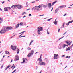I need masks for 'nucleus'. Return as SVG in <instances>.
Returning <instances> with one entry per match:
<instances>
[{
	"mask_svg": "<svg viewBox=\"0 0 73 73\" xmlns=\"http://www.w3.org/2000/svg\"><path fill=\"white\" fill-rule=\"evenodd\" d=\"M42 7V5H40L38 6H35V8L33 7L32 8L31 10L33 12H39V11H40L42 9V8H41Z\"/></svg>",
	"mask_w": 73,
	"mask_h": 73,
	"instance_id": "f257e3e1",
	"label": "nucleus"
},
{
	"mask_svg": "<svg viewBox=\"0 0 73 73\" xmlns=\"http://www.w3.org/2000/svg\"><path fill=\"white\" fill-rule=\"evenodd\" d=\"M48 7V5H43V7H44V8H46V7Z\"/></svg>",
	"mask_w": 73,
	"mask_h": 73,
	"instance_id": "412c9836",
	"label": "nucleus"
},
{
	"mask_svg": "<svg viewBox=\"0 0 73 73\" xmlns=\"http://www.w3.org/2000/svg\"><path fill=\"white\" fill-rule=\"evenodd\" d=\"M19 52H20V50L19 49H18V50L17 51V54H19Z\"/></svg>",
	"mask_w": 73,
	"mask_h": 73,
	"instance_id": "7c9ffc66",
	"label": "nucleus"
},
{
	"mask_svg": "<svg viewBox=\"0 0 73 73\" xmlns=\"http://www.w3.org/2000/svg\"><path fill=\"white\" fill-rule=\"evenodd\" d=\"M64 8V6H59L58 7V8H60V9H61V8Z\"/></svg>",
	"mask_w": 73,
	"mask_h": 73,
	"instance_id": "b1692460",
	"label": "nucleus"
},
{
	"mask_svg": "<svg viewBox=\"0 0 73 73\" xmlns=\"http://www.w3.org/2000/svg\"><path fill=\"white\" fill-rule=\"evenodd\" d=\"M72 5H73V4L72 5H70V7L71 6H72Z\"/></svg>",
	"mask_w": 73,
	"mask_h": 73,
	"instance_id": "338daca9",
	"label": "nucleus"
},
{
	"mask_svg": "<svg viewBox=\"0 0 73 73\" xmlns=\"http://www.w3.org/2000/svg\"><path fill=\"white\" fill-rule=\"evenodd\" d=\"M37 31L38 35H41V31H43V28L42 27H38Z\"/></svg>",
	"mask_w": 73,
	"mask_h": 73,
	"instance_id": "f03ea898",
	"label": "nucleus"
},
{
	"mask_svg": "<svg viewBox=\"0 0 73 73\" xmlns=\"http://www.w3.org/2000/svg\"><path fill=\"white\" fill-rule=\"evenodd\" d=\"M16 7V6H15V5H13V6L11 7V8H15Z\"/></svg>",
	"mask_w": 73,
	"mask_h": 73,
	"instance_id": "aec40b11",
	"label": "nucleus"
},
{
	"mask_svg": "<svg viewBox=\"0 0 73 73\" xmlns=\"http://www.w3.org/2000/svg\"><path fill=\"white\" fill-rule=\"evenodd\" d=\"M31 9H28L27 10V11H28V10H30Z\"/></svg>",
	"mask_w": 73,
	"mask_h": 73,
	"instance_id": "4d7b16f0",
	"label": "nucleus"
},
{
	"mask_svg": "<svg viewBox=\"0 0 73 73\" xmlns=\"http://www.w3.org/2000/svg\"><path fill=\"white\" fill-rule=\"evenodd\" d=\"M33 53H34V51H33V50H31V52L28 55H27V57H31V56H33Z\"/></svg>",
	"mask_w": 73,
	"mask_h": 73,
	"instance_id": "39448f33",
	"label": "nucleus"
},
{
	"mask_svg": "<svg viewBox=\"0 0 73 73\" xmlns=\"http://www.w3.org/2000/svg\"><path fill=\"white\" fill-rule=\"evenodd\" d=\"M15 6H16V7L19 9H21V8H23V6L20 5H15Z\"/></svg>",
	"mask_w": 73,
	"mask_h": 73,
	"instance_id": "423d86ee",
	"label": "nucleus"
},
{
	"mask_svg": "<svg viewBox=\"0 0 73 73\" xmlns=\"http://www.w3.org/2000/svg\"><path fill=\"white\" fill-rule=\"evenodd\" d=\"M62 48L61 47H60L59 48V49H61Z\"/></svg>",
	"mask_w": 73,
	"mask_h": 73,
	"instance_id": "13d9d810",
	"label": "nucleus"
},
{
	"mask_svg": "<svg viewBox=\"0 0 73 73\" xmlns=\"http://www.w3.org/2000/svg\"><path fill=\"white\" fill-rule=\"evenodd\" d=\"M39 64L40 65H45V63L40 61L39 62Z\"/></svg>",
	"mask_w": 73,
	"mask_h": 73,
	"instance_id": "1a4fd4ad",
	"label": "nucleus"
},
{
	"mask_svg": "<svg viewBox=\"0 0 73 73\" xmlns=\"http://www.w3.org/2000/svg\"><path fill=\"white\" fill-rule=\"evenodd\" d=\"M15 58L16 59V61H18V60H19V56H18V55H17L15 56Z\"/></svg>",
	"mask_w": 73,
	"mask_h": 73,
	"instance_id": "9b49d317",
	"label": "nucleus"
},
{
	"mask_svg": "<svg viewBox=\"0 0 73 73\" xmlns=\"http://www.w3.org/2000/svg\"><path fill=\"white\" fill-rule=\"evenodd\" d=\"M58 54H57V55L56 54H54V57H57V56H58Z\"/></svg>",
	"mask_w": 73,
	"mask_h": 73,
	"instance_id": "393cba45",
	"label": "nucleus"
},
{
	"mask_svg": "<svg viewBox=\"0 0 73 73\" xmlns=\"http://www.w3.org/2000/svg\"><path fill=\"white\" fill-rule=\"evenodd\" d=\"M60 28H59L58 29V32H60Z\"/></svg>",
	"mask_w": 73,
	"mask_h": 73,
	"instance_id": "3c124183",
	"label": "nucleus"
},
{
	"mask_svg": "<svg viewBox=\"0 0 73 73\" xmlns=\"http://www.w3.org/2000/svg\"><path fill=\"white\" fill-rule=\"evenodd\" d=\"M26 17V16L25 15L24 16V17H23V18H24V17Z\"/></svg>",
	"mask_w": 73,
	"mask_h": 73,
	"instance_id": "0e129e2a",
	"label": "nucleus"
},
{
	"mask_svg": "<svg viewBox=\"0 0 73 73\" xmlns=\"http://www.w3.org/2000/svg\"><path fill=\"white\" fill-rule=\"evenodd\" d=\"M44 16V14H43L42 15H40L39 16Z\"/></svg>",
	"mask_w": 73,
	"mask_h": 73,
	"instance_id": "79ce46f5",
	"label": "nucleus"
},
{
	"mask_svg": "<svg viewBox=\"0 0 73 73\" xmlns=\"http://www.w3.org/2000/svg\"><path fill=\"white\" fill-rule=\"evenodd\" d=\"M73 46V44L72 45L70 46L69 48H72Z\"/></svg>",
	"mask_w": 73,
	"mask_h": 73,
	"instance_id": "c9c22d12",
	"label": "nucleus"
},
{
	"mask_svg": "<svg viewBox=\"0 0 73 73\" xmlns=\"http://www.w3.org/2000/svg\"><path fill=\"white\" fill-rule=\"evenodd\" d=\"M7 8H8V9H11V7H7Z\"/></svg>",
	"mask_w": 73,
	"mask_h": 73,
	"instance_id": "de8ad7c7",
	"label": "nucleus"
},
{
	"mask_svg": "<svg viewBox=\"0 0 73 73\" xmlns=\"http://www.w3.org/2000/svg\"><path fill=\"white\" fill-rule=\"evenodd\" d=\"M4 10L5 11H8V9H7V8L5 7L4 8Z\"/></svg>",
	"mask_w": 73,
	"mask_h": 73,
	"instance_id": "a878e982",
	"label": "nucleus"
},
{
	"mask_svg": "<svg viewBox=\"0 0 73 73\" xmlns=\"http://www.w3.org/2000/svg\"><path fill=\"white\" fill-rule=\"evenodd\" d=\"M23 62H21L22 64H26L28 62V60L26 58H23L22 59Z\"/></svg>",
	"mask_w": 73,
	"mask_h": 73,
	"instance_id": "20e7f679",
	"label": "nucleus"
},
{
	"mask_svg": "<svg viewBox=\"0 0 73 73\" xmlns=\"http://www.w3.org/2000/svg\"><path fill=\"white\" fill-rule=\"evenodd\" d=\"M65 46H68V45H66V44H64L63 46L64 48H65Z\"/></svg>",
	"mask_w": 73,
	"mask_h": 73,
	"instance_id": "c756f323",
	"label": "nucleus"
},
{
	"mask_svg": "<svg viewBox=\"0 0 73 73\" xmlns=\"http://www.w3.org/2000/svg\"><path fill=\"white\" fill-rule=\"evenodd\" d=\"M66 42L68 45H71V43H72L71 42L67 41H66Z\"/></svg>",
	"mask_w": 73,
	"mask_h": 73,
	"instance_id": "9d476101",
	"label": "nucleus"
},
{
	"mask_svg": "<svg viewBox=\"0 0 73 73\" xmlns=\"http://www.w3.org/2000/svg\"><path fill=\"white\" fill-rule=\"evenodd\" d=\"M45 61L47 62H49V60L48 59V58H45Z\"/></svg>",
	"mask_w": 73,
	"mask_h": 73,
	"instance_id": "a211bd4d",
	"label": "nucleus"
},
{
	"mask_svg": "<svg viewBox=\"0 0 73 73\" xmlns=\"http://www.w3.org/2000/svg\"><path fill=\"white\" fill-rule=\"evenodd\" d=\"M52 19H53V18H50L48 19L47 21H50L51 20H52Z\"/></svg>",
	"mask_w": 73,
	"mask_h": 73,
	"instance_id": "72a5a7b5",
	"label": "nucleus"
},
{
	"mask_svg": "<svg viewBox=\"0 0 73 73\" xmlns=\"http://www.w3.org/2000/svg\"><path fill=\"white\" fill-rule=\"evenodd\" d=\"M48 6L49 8H50V7L52 6V4L51 3H49L48 4Z\"/></svg>",
	"mask_w": 73,
	"mask_h": 73,
	"instance_id": "4468645a",
	"label": "nucleus"
},
{
	"mask_svg": "<svg viewBox=\"0 0 73 73\" xmlns=\"http://www.w3.org/2000/svg\"><path fill=\"white\" fill-rule=\"evenodd\" d=\"M10 66H11V65L9 64L8 66L7 67V68H6L5 69V70H7V69H8V68H9V67H10Z\"/></svg>",
	"mask_w": 73,
	"mask_h": 73,
	"instance_id": "2eb2a0df",
	"label": "nucleus"
},
{
	"mask_svg": "<svg viewBox=\"0 0 73 73\" xmlns=\"http://www.w3.org/2000/svg\"><path fill=\"white\" fill-rule=\"evenodd\" d=\"M66 33H67V32H66L63 34V35H65V34H66Z\"/></svg>",
	"mask_w": 73,
	"mask_h": 73,
	"instance_id": "ea45409f",
	"label": "nucleus"
},
{
	"mask_svg": "<svg viewBox=\"0 0 73 73\" xmlns=\"http://www.w3.org/2000/svg\"><path fill=\"white\" fill-rule=\"evenodd\" d=\"M54 59H57V57H54Z\"/></svg>",
	"mask_w": 73,
	"mask_h": 73,
	"instance_id": "58836bf2",
	"label": "nucleus"
},
{
	"mask_svg": "<svg viewBox=\"0 0 73 73\" xmlns=\"http://www.w3.org/2000/svg\"><path fill=\"white\" fill-rule=\"evenodd\" d=\"M26 32V31H23L22 32H21V33H19V34H21V33H24V32Z\"/></svg>",
	"mask_w": 73,
	"mask_h": 73,
	"instance_id": "f704fd0d",
	"label": "nucleus"
},
{
	"mask_svg": "<svg viewBox=\"0 0 73 73\" xmlns=\"http://www.w3.org/2000/svg\"><path fill=\"white\" fill-rule=\"evenodd\" d=\"M58 10H59V8H57L56 9L55 11V13H57L58 11Z\"/></svg>",
	"mask_w": 73,
	"mask_h": 73,
	"instance_id": "ddd939ff",
	"label": "nucleus"
},
{
	"mask_svg": "<svg viewBox=\"0 0 73 73\" xmlns=\"http://www.w3.org/2000/svg\"><path fill=\"white\" fill-rule=\"evenodd\" d=\"M57 19H56L55 20L54 22H57V21H56V20Z\"/></svg>",
	"mask_w": 73,
	"mask_h": 73,
	"instance_id": "5fc2aeb1",
	"label": "nucleus"
},
{
	"mask_svg": "<svg viewBox=\"0 0 73 73\" xmlns=\"http://www.w3.org/2000/svg\"><path fill=\"white\" fill-rule=\"evenodd\" d=\"M22 35H23V34H21L20 36H19V37H20V36H21Z\"/></svg>",
	"mask_w": 73,
	"mask_h": 73,
	"instance_id": "69168bd1",
	"label": "nucleus"
},
{
	"mask_svg": "<svg viewBox=\"0 0 73 73\" xmlns=\"http://www.w3.org/2000/svg\"><path fill=\"white\" fill-rule=\"evenodd\" d=\"M25 14H27V13L25 12H23L22 13L21 15H24Z\"/></svg>",
	"mask_w": 73,
	"mask_h": 73,
	"instance_id": "cd10ccee",
	"label": "nucleus"
},
{
	"mask_svg": "<svg viewBox=\"0 0 73 73\" xmlns=\"http://www.w3.org/2000/svg\"><path fill=\"white\" fill-rule=\"evenodd\" d=\"M2 23H3V19L0 18V24H1Z\"/></svg>",
	"mask_w": 73,
	"mask_h": 73,
	"instance_id": "dca6fc26",
	"label": "nucleus"
},
{
	"mask_svg": "<svg viewBox=\"0 0 73 73\" xmlns=\"http://www.w3.org/2000/svg\"><path fill=\"white\" fill-rule=\"evenodd\" d=\"M29 16H32V15H31V14H30L29 15Z\"/></svg>",
	"mask_w": 73,
	"mask_h": 73,
	"instance_id": "a19ab883",
	"label": "nucleus"
},
{
	"mask_svg": "<svg viewBox=\"0 0 73 73\" xmlns=\"http://www.w3.org/2000/svg\"><path fill=\"white\" fill-rule=\"evenodd\" d=\"M47 34H48V35H49L50 34V33H49V32H48V30H47Z\"/></svg>",
	"mask_w": 73,
	"mask_h": 73,
	"instance_id": "a18cd8bd",
	"label": "nucleus"
},
{
	"mask_svg": "<svg viewBox=\"0 0 73 73\" xmlns=\"http://www.w3.org/2000/svg\"><path fill=\"white\" fill-rule=\"evenodd\" d=\"M66 13L64 15H63L64 16H65L66 15Z\"/></svg>",
	"mask_w": 73,
	"mask_h": 73,
	"instance_id": "864d4df0",
	"label": "nucleus"
},
{
	"mask_svg": "<svg viewBox=\"0 0 73 73\" xmlns=\"http://www.w3.org/2000/svg\"><path fill=\"white\" fill-rule=\"evenodd\" d=\"M64 36H63L62 37H61L59 39H60V40H61V39H62V38H64Z\"/></svg>",
	"mask_w": 73,
	"mask_h": 73,
	"instance_id": "603ef678",
	"label": "nucleus"
},
{
	"mask_svg": "<svg viewBox=\"0 0 73 73\" xmlns=\"http://www.w3.org/2000/svg\"><path fill=\"white\" fill-rule=\"evenodd\" d=\"M69 22L68 23H67L66 24L67 25H69Z\"/></svg>",
	"mask_w": 73,
	"mask_h": 73,
	"instance_id": "49530a36",
	"label": "nucleus"
},
{
	"mask_svg": "<svg viewBox=\"0 0 73 73\" xmlns=\"http://www.w3.org/2000/svg\"><path fill=\"white\" fill-rule=\"evenodd\" d=\"M38 60H39V61H42V59H41V58H39Z\"/></svg>",
	"mask_w": 73,
	"mask_h": 73,
	"instance_id": "2f4dec72",
	"label": "nucleus"
},
{
	"mask_svg": "<svg viewBox=\"0 0 73 73\" xmlns=\"http://www.w3.org/2000/svg\"><path fill=\"white\" fill-rule=\"evenodd\" d=\"M3 66H4V65H3L1 67V69H2V68H3Z\"/></svg>",
	"mask_w": 73,
	"mask_h": 73,
	"instance_id": "c03bdc74",
	"label": "nucleus"
},
{
	"mask_svg": "<svg viewBox=\"0 0 73 73\" xmlns=\"http://www.w3.org/2000/svg\"><path fill=\"white\" fill-rule=\"evenodd\" d=\"M36 35H36V34L35 33L33 35V36H36Z\"/></svg>",
	"mask_w": 73,
	"mask_h": 73,
	"instance_id": "4c0bfd02",
	"label": "nucleus"
},
{
	"mask_svg": "<svg viewBox=\"0 0 73 73\" xmlns=\"http://www.w3.org/2000/svg\"><path fill=\"white\" fill-rule=\"evenodd\" d=\"M16 35H13V36L11 37L10 38H12V37H14V36H16Z\"/></svg>",
	"mask_w": 73,
	"mask_h": 73,
	"instance_id": "09e8293b",
	"label": "nucleus"
},
{
	"mask_svg": "<svg viewBox=\"0 0 73 73\" xmlns=\"http://www.w3.org/2000/svg\"><path fill=\"white\" fill-rule=\"evenodd\" d=\"M26 25V23H25L24 24H23V23L22 22H21L20 23L19 25L20 26H23V25Z\"/></svg>",
	"mask_w": 73,
	"mask_h": 73,
	"instance_id": "f8f14e48",
	"label": "nucleus"
},
{
	"mask_svg": "<svg viewBox=\"0 0 73 73\" xmlns=\"http://www.w3.org/2000/svg\"><path fill=\"white\" fill-rule=\"evenodd\" d=\"M3 59H2L1 61V62L2 61H3Z\"/></svg>",
	"mask_w": 73,
	"mask_h": 73,
	"instance_id": "bf43d9fd",
	"label": "nucleus"
},
{
	"mask_svg": "<svg viewBox=\"0 0 73 73\" xmlns=\"http://www.w3.org/2000/svg\"><path fill=\"white\" fill-rule=\"evenodd\" d=\"M16 27L17 28L18 27H19V24L18 23L16 26Z\"/></svg>",
	"mask_w": 73,
	"mask_h": 73,
	"instance_id": "4be33fe9",
	"label": "nucleus"
},
{
	"mask_svg": "<svg viewBox=\"0 0 73 73\" xmlns=\"http://www.w3.org/2000/svg\"><path fill=\"white\" fill-rule=\"evenodd\" d=\"M13 66H12L10 68H9V69H11V68H13Z\"/></svg>",
	"mask_w": 73,
	"mask_h": 73,
	"instance_id": "6e6d98bb",
	"label": "nucleus"
},
{
	"mask_svg": "<svg viewBox=\"0 0 73 73\" xmlns=\"http://www.w3.org/2000/svg\"><path fill=\"white\" fill-rule=\"evenodd\" d=\"M68 23L69 24L70 23H72V22L71 21H69Z\"/></svg>",
	"mask_w": 73,
	"mask_h": 73,
	"instance_id": "052dcab7",
	"label": "nucleus"
},
{
	"mask_svg": "<svg viewBox=\"0 0 73 73\" xmlns=\"http://www.w3.org/2000/svg\"><path fill=\"white\" fill-rule=\"evenodd\" d=\"M4 29H6L7 31H9V30H11L13 29L12 27H4Z\"/></svg>",
	"mask_w": 73,
	"mask_h": 73,
	"instance_id": "7ed1b4c3",
	"label": "nucleus"
},
{
	"mask_svg": "<svg viewBox=\"0 0 73 73\" xmlns=\"http://www.w3.org/2000/svg\"><path fill=\"white\" fill-rule=\"evenodd\" d=\"M5 53L6 54H10L9 53V52L7 51H5Z\"/></svg>",
	"mask_w": 73,
	"mask_h": 73,
	"instance_id": "6ab92c4d",
	"label": "nucleus"
},
{
	"mask_svg": "<svg viewBox=\"0 0 73 73\" xmlns=\"http://www.w3.org/2000/svg\"><path fill=\"white\" fill-rule=\"evenodd\" d=\"M25 37V36H22L21 37H21Z\"/></svg>",
	"mask_w": 73,
	"mask_h": 73,
	"instance_id": "37998d69",
	"label": "nucleus"
},
{
	"mask_svg": "<svg viewBox=\"0 0 73 73\" xmlns=\"http://www.w3.org/2000/svg\"><path fill=\"white\" fill-rule=\"evenodd\" d=\"M2 3V4L4 3V1Z\"/></svg>",
	"mask_w": 73,
	"mask_h": 73,
	"instance_id": "774afa93",
	"label": "nucleus"
},
{
	"mask_svg": "<svg viewBox=\"0 0 73 73\" xmlns=\"http://www.w3.org/2000/svg\"><path fill=\"white\" fill-rule=\"evenodd\" d=\"M65 56V55H62V57H64Z\"/></svg>",
	"mask_w": 73,
	"mask_h": 73,
	"instance_id": "e2e57ef3",
	"label": "nucleus"
},
{
	"mask_svg": "<svg viewBox=\"0 0 73 73\" xmlns=\"http://www.w3.org/2000/svg\"><path fill=\"white\" fill-rule=\"evenodd\" d=\"M33 42V40H32L30 43V44H29V46H30V45H31V44H32V42Z\"/></svg>",
	"mask_w": 73,
	"mask_h": 73,
	"instance_id": "c85d7f7f",
	"label": "nucleus"
},
{
	"mask_svg": "<svg viewBox=\"0 0 73 73\" xmlns=\"http://www.w3.org/2000/svg\"><path fill=\"white\" fill-rule=\"evenodd\" d=\"M27 49H28V50H31V48L28 47L27 48Z\"/></svg>",
	"mask_w": 73,
	"mask_h": 73,
	"instance_id": "e433bc0d",
	"label": "nucleus"
},
{
	"mask_svg": "<svg viewBox=\"0 0 73 73\" xmlns=\"http://www.w3.org/2000/svg\"><path fill=\"white\" fill-rule=\"evenodd\" d=\"M57 1H55L52 3V5H54V4H55L56 3H57Z\"/></svg>",
	"mask_w": 73,
	"mask_h": 73,
	"instance_id": "5701e85b",
	"label": "nucleus"
},
{
	"mask_svg": "<svg viewBox=\"0 0 73 73\" xmlns=\"http://www.w3.org/2000/svg\"><path fill=\"white\" fill-rule=\"evenodd\" d=\"M70 47H69L68 48L66 49V51H68V50H70Z\"/></svg>",
	"mask_w": 73,
	"mask_h": 73,
	"instance_id": "f3484780",
	"label": "nucleus"
},
{
	"mask_svg": "<svg viewBox=\"0 0 73 73\" xmlns=\"http://www.w3.org/2000/svg\"><path fill=\"white\" fill-rule=\"evenodd\" d=\"M15 66H14V67L12 69V70H13V69H15Z\"/></svg>",
	"mask_w": 73,
	"mask_h": 73,
	"instance_id": "8fccbe9b",
	"label": "nucleus"
},
{
	"mask_svg": "<svg viewBox=\"0 0 73 73\" xmlns=\"http://www.w3.org/2000/svg\"><path fill=\"white\" fill-rule=\"evenodd\" d=\"M65 23H63V27H62V28H64V25H65Z\"/></svg>",
	"mask_w": 73,
	"mask_h": 73,
	"instance_id": "473e14b6",
	"label": "nucleus"
},
{
	"mask_svg": "<svg viewBox=\"0 0 73 73\" xmlns=\"http://www.w3.org/2000/svg\"><path fill=\"white\" fill-rule=\"evenodd\" d=\"M4 30H2L0 31V33L1 34H3L4 33H5L7 31L6 29H4Z\"/></svg>",
	"mask_w": 73,
	"mask_h": 73,
	"instance_id": "0eeeda50",
	"label": "nucleus"
},
{
	"mask_svg": "<svg viewBox=\"0 0 73 73\" xmlns=\"http://www.w3.org/2000/svg\"><path fill=\"white\" fill-rule=\"evenodd\" d=\"M53 23L55 24V25H56V24H57V22H53Z\"/></svg>",
	"mask_w": 73,
	"mask_h": 73,
	"instance_id": "bb28decb",
	"label": "nucleus"
},
{
	"mask_svg": "<svg viewBox=\"0 0 73 73\" xmlns=\"http://www.w3.org/2000/svg\"><path fill=\"white\" fill-rule=\"evenodd\" d=\"M68 57H69V56H66V58H68Z\"/></svg>",
	"mask_w": 73,
	"mask_h": 73,
	"instance_id": "680f3d73",
	"label": "nucleus"
},
{
	"mask_svg": "<svg viewBox=\"0 0 73 73\" xmlns=\"http://www.w3.org/2000/svg\"><path fill=\"white\" fill-rule=\"evenodd\" d=\"M11 48L13 50H15L16 49V46L11 45Z\"/></svg>",
	"mask_w": 73,
	"mask_h": 73,
	"instance_id": "6e6552de",
	"label": "nucleus"
}]
</instances>
